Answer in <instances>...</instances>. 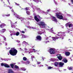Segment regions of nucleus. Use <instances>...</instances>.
I'll return each mask as SVG.
<instances>
[{
  "instance_id": "1",
  "label": "nucleus",
  "mask_w": 73,
  "mask_h": 73,
  "mask_svg": "<svg viewBox=\"0 0 73 73\" xmlns=\"http://www.w3.org/2000/svg\"><path fill=\"white\" fill-rule=\"evenodd\" d=\"M57 36H59V37H58L57 36L56 37H52V38L53 40L54 41H56V39H58V38H60L61 40H63L64 39V36H65V35L64 33H61V32H58Z\"/></svg>"
},
{
  "instance_id": "2",
  "label": "nucleus",
  "mask_w": 73,
  "mask_h": 73,
  "mask_svg": "<svg viewBox=\"0 0 73 73\" xmlns=\"http://www.w3.org/2000/svg\"><path fill=\"white\" fill-rule=\"evenodd\" d=\"M9 53L12 56H16L17 53V50L15 48H13L9 51Z\"/></svg>"
},
{
  "instance_id": "3",
  "label": "nucleus",
  "mask_w": 73,
  "mask_h": 73,
  "mask_svg": "<svg viewBox=\"0 0 73 73\" xmlns=\"http://www.w3.org/2000/svg\"><path fill=\"white\" fill-rule=\"evenodd\" d=\"M56 16L58 19H60V20H67L68 19L65 18L63 19V16H62V14L60 13H56Z\"/></svg>"
},
{
  "instance_id": "4",
  "label": "nucleus",
  "mask_w": 73,
  "mask_h": 73,
  "mask_svg": "<svg viewBox=\"0 0 73 73\" xmlns=\"http://www.w3.org/2000/svg\"><path fill=\"white\" fill-rule=\"evenodd\" d=\"M65 26L66 27H68L69 30L71 31H73V24L70 22H68L65 24Z\"/></svg>"
},
{
  "instance_id": "5",
  "label": "nucleus",
  "mask_w": 73,
  "mask_h": 73,
  "mask_svg": "<svg viewBox=\"0 0 73 73\" xmlns=\"http://www.w3.org/2000/svg\"><path fill=\"white\" fill-rule=\"evenodd\" d=\"M38 25L41 28H45L46 27V25L44 21H40L38 23Z\"/></svg>"
},
{
  "instance_id": "6",
  "label": "nucleus",
  "mask_w": 73,
  "mask_h": 73,
  "mask_svg": "<svg viewBox=\"0 0 73 73\" xmlns=\"http://www.w3.org/2000/svg\"><path fill=\"white\" fill-rule=\"evenodd\" d=\"M56 51V49L54 48H52L50 49L49 52L51 54H55V52Z\"/></svg>"
},
{
  "instance_id": "7",
  "label": "nucleus",
  "mask_w": 73,
  "mask_h": 73,
  "mask_svg": "<svg viewBox=\"0 0 73 73\" xmlns=\"http://www.w3.org/2000/svg\"><path fill=\"white\" fill-rule=\"evenodd\" d=\"M14 15H16V17H17V18H18L19 19H21V22H23L25 20L24 19V18L22 17L19 16L18 15H16V14L15 13H14Z\"/></svg>"
},
{
  "instance_id": "8",
  "label": "nucleus",
  "mask_w": 73,
  "mask_h": 73,
  "mask_svg": "<svg viewBox=\"0 0 73 73\" xmlns=\"http://www.w3.org/2000/svg\"><path fill=\"white\" fill-rule=\"evenodd\" d=\"M40 17L39 16H35L34 17V19L35 20H36V21L37 22H38V21H40Z\"/></svg>"
},
{
  "instance_id": "9",
  "label": "nucleus",
  "mask_w": 73,
  "mask_h": 73,
  "mask_svg": "<svg viewBox=\"0 0 73 73\" xmlns=\"http://www.w3.org/2000/svg\"><path fill=\"white\" fill-rule=\"evenodd\" d=\"M1 66H4L6 68H9V66L8 64H6L1 63Z\"/></svg>"
},
{
  "instance_id": "10",
  "label": "nucleus",
  "mask_w": 73,
  "mask_h": 73,
  "mask_svg": "<svg viewBox=\"0 0 73 73\" xmlns=\"http://www.w3.org/2000/svg\"><path fill=\"white\" fill-rule=\"evenodd\" d=\"M53 64L55 66L58 67L59 66V62H55V63L53 64L52 63L51 64Z\"/></svg>"
},
{
  "instance_id": "11",
  "label": "nucleus",
  "mask_w": 73,
  "mask_h": 73,
  "mask_svg": "<svg viewBox=\"0 0 73 73\" xmlns=\"http://www.w3.org/2000/svg\"><path fill=\"white\" fill-rule=\"evenodd\" d=\"M38 33L39 35H42V33H45V31L44 30H42L40 31H38Z\"/></svg>"
},
{
  "instance_id": "12",
  "label": "nucleus",
  "mask_w": 73,
  "mask_h": 73,
  "mask_svg": "<svg viewBox=\"0 0 73 73\" xmlns=\"http://www.w3.org/2000/svg\"><path fill=\"white\" fill-rule=\"evenodd\" d=\"M20 35V33L19 32H17L15 34L13 32V33L11 34V36H12V35H16L17 36H18L19 35Z\"/></svg>"
},
{
  "instance_id": "13",
  "label": "nucleus",
  "mask_w": 73,
  "mask_h": 73,
  "mask_svg": "<svg viewBox=\"0 0 73 73\" xmlns=\"http://www.w3.org/2000/svg\"><path fill=\"white\" fill-rule=\"evenodd\" d=\"M52 20L53 21H54V22H56L57 23V20L56 18V17H54L52 16Z\"/></svg>"
},
{
  "instance_id": "14",
  "label": "nucleus",
  "mask_w": 73,
  "mask_h": 73,
  "mask_svg": "<svg viewBox=\"0 0 73 73\" xmlns=\"http://www.w3.org/2000/svg\"><path fill=\"white\" fill-rule=\"evenodd\" d=\"M33 51H32L31 50H29V54H30V53H32V52H39V50H36L33 49Z\"/></svg>"
},
{
  "instance_id": "15",
  "label": "nucleus",
  "mask_w": 73,
  "mask_h": 73,
  "mask_svg": "<svg viewBox=\"0 0 73 73\" xmlns=\"http://www.w3.org/2000/svg\"><path fill=\"white\" fill-rule=\"evenodd\" d=\"M70 53L69 52H65V56H69V55H70Z\"/></svg>"
},
{
  "instance_id": "16",
  "label": "nucleus",
  "mask_w": 73,
  "mask_h": 73,
  "mask_svg": "<svg viewBox=\"0 0 73 73\" xmlns=\"http://www.w3.org/2000/svg\"><path fill=\"white\" fill-rule=\"evenodd\" d=\"M64 65V63L62 62H59V66H60V67H62Z\"/></svg>"
},
{
  "instance_id": "17",
  "label": "nucleus",
  "mask_w": 73,
  "mask_h": 73,
  "mask_svg": "<svg viewBox=\"0 0 73 73\" xmlns=\"http://www.w3.org/2000/svg\"><path fill=\"white\" fill-rule=\"evenodd\" d=\"M61 56V55L60 54V56H57V58H58V59H59V60H61L62 58V57Z\"/></svg>"
},
{
  "instance_id": "18",
  "label": "nucleus",
  "mask_w": 73,
  "mask_h": 73,
  "mask_svg": "<svg viewBox=\"0 0 73 73\" xmlns=\"http://www.w3.org/2000/svg\"><path fill=\"white\" fill-rule=\"evenodd\" d=\"M11 27H12V28H16V26L14 25V24H13V23H12V22H11Z\"/></svg>"
},
{
  "instance_id": "19",
  "label": "nucleus",
  "mask_w": 73,
  "mask_h": 73,
  "mask_svg": "<svg viewBox=\"0 0 73 73\" xmlns=\"http://www.w3.org/2000/svg\"><path fill=\"white\" fill-rule=\"evenodd\" d=\"M21 36H22L21 38H27V36L24 35V34H22Z\"/></svg>"
},
{
  "instance_id": "20",
  "label": "nucleus",
  "mask_w": 73,
  "mask_h": 73,
  "mask_svg": "<svg viewBox=\"0 0 73 73\" xmlns=\"http://www.w3.org/2000/svg\"><path fill=\"white\" fill-rule=\"evenodd\" d=\"M36 38L37 40H41V36H37Z\"/></svg>"
},
{
  "instance_id": "21",
  "label": "nucleus",
  "mask_w": 73,
  "mask_h": 73,
  "mask_svg": "<svg viewBox=\"0 0 73 73\" xmlns=\"http://www.w3.org/2000/svg\"><path fill=\"white\" fill-rule=\"evenodd\" d=\"M52 29H53V28H52L50 30V32H52V33L56 35V33L53 32V30H52Z\"/></svg>"
},
{
  "instance_id": "22",
  "label": "nucleus",
  "mask_w": 73,
  "mask_h": 73,
  "mask_svg": "<svg viewBox=\"0 0 73 73\" xmlns=\"http://www.w3.org/2000/svg\"><path fill=\"white\" fill-rule=\"evenodd\" d=\"M4 26H5V25L4 23H3L0 26V28H2L3 27H4Z\"/></svg>"
},
{
  "instance_id": "23",
  "label": "nucleus",
  "mask_w": 73,
  "mask_h": 73,
  "mask_svg": "<svg viewBox=\"0 0 73 73\" xmlns=\"http://www.w3.org/2000/svg\"><path fill=\"white\" fill-rule=\"evenodd\" d=\"M33 1H35L36 3H38V2H39V1H40V0H32Z\"/></svg>"
},
{
  "instance_id": "24",
  "label": "nucleus",
  "mask_w": 73,
  "mask_h": 73,
  "mask_svg": "<svg viewBox=\"0 0 73 73\" xmlns=\"http://www.w3.org/2000/svg\"><path fill=\"white\" fill-rule=\"evenodd\" d=\"M6 29H3L2 30H1L0 31H1V33H4V32H5V31H6Z\"/></svg>"
},
{
  "instance_id": "25",
  "label": "nucleus",
  "mask_w": 73,
  "mask_h": 73,
  "mask_svg": "<svg viewBox=\"0 0 73 73\" xmlns=\"http://www.w3.org/2000/svg\"><path fill=\"white\" fill-rule=\"evenodd\" d=\"M63 62H65V63H66L68 62V60H67L65 59H64L62 61Z\"/></svg>"
},
{
  "instance_id": "26",
  "label": "nucleus",
  "mask_w": 73,
  "mask_h": 73,
  "mask_svg": "<svg viewBox=\"0 0 73 73\" xmlns=\"http://www.w3.org/2000/svg\"><path fill=\"white\" fill-rule=\"evenodd\" d=\"M16 64V63H15L14 64H10V66H11L12 68H13V66L15 65Z\"/></svg>"
},
{
  "instance_id": "27",
  "label": "nucleus",
  "mask_w": 73,
  "mask_h": 73,
  "mask_svg": "<svg viewBox=\"0 0 73 73\" xmlns=\"http://www.w3.org/2000/svg\"><path fill=\"white\" fill-rule=\"evenodd\" d=\"M15 68L16 69H17V70H19V66L16 65H15Z\"/></svg>"
},
{
  "instance_id": "28",
  "label": "nucleus",
  "mask_w": 73,
  "mask_h": 73,
  "mask_svg": "<svg viewBox=\"0 0 73 73\" xmlns=\"http://www.w3.org/2000/svg\"><path fill=\"white\" fill-rule=\"evenodd\" d=\"M23 44H25L26 45H29V44H28V42H26L25 41H23Z\"/></svg>"
},
{
  "instance_id": "29",
  "label": "nucleus",
  "mask_w": 73,
  "mask_h": 73,
  "mask_svg": "<svg viewBox=\"0 0 73 73\" xmlns=\"http://www.w3.org/2000/svg\"><path fill=\"white\" fill-rule=\"evenodd\" d=\"M24 50L25 51V52L26 53H28V49L26 48H24Z\"/></svg>"
},
{
  "instance_id": "30",
  "label": "nucleus",
  "mask_w": 73,
  "mask_h": 73,
  "mask_svg": "<svg viewBox=\"0 0 73 73\" xmlns=\"http://www.w3.org/2000/svg\"><path fill=\"white\" fill-rule=\"evenodd\" d=\"M26 13L28 15H31V12L28 11H26Z\"/></svg>"
},
{
  "instance_id": "31",
  "label": "nucleus",
  "mask_w": 73,
  "mask_h": 73,
  "mask_svg": "<svg viewBox=\"0 0 73 73\" xmlns=\"http://www.w3.org/2000/svg\"><path fill=\"white\" fill-rule=\"evenodd\" d=\"M23 60L24 61H27V58H26V57H24L23 58Z\"/></svg>"
},
{
  "instance_id": "32",
  "label": "nucleus",
  "mask_w": 73,
  "mask_h": 73,
  "mask_svg": "<svg viewBox=\"0 0 73 73\" xmlns=\"http://www.w3.org/2000/svg\"><path fill=\"white\" fill-rule=\"evenodd\" d=\"M27 28H29V29H36V28H34L33 27H27Z\"/></svg>"
},
{
  "instance_id": "33",
  "label": "nucleus",
  "mask_w": 73,
  "mask_h": 73,
  "mask_svg": "<svg viewBox=\"0 0 73 73\" xmlns=\"http://www.w3.org/2000/svg\"><path fill=\"white\" fill-rule=\"evenodd\" d=\"M9 73H13V71H12L11 70H9Z\"/></svg>"
},
{
  "instance_id": "34",
  "label": "nucleus",
  "mask_w": 73,
  "mask_h": 73,
  "mask_svg": "<svg viewBox=\"0 0 73 73\" xmlns=\"http://www.w3.org/2000/svg\"><path fill=\"white\" fill-rule=\"evenodd\" d=\"M68 69L69 70H72V67H68Z\"/></svg>"
},
{
  "instance_id": "35",
  "label": "nucleus",
  "mask_w": 73,
  "mask_h": 73,
  "mask_svg": "<svg viewBox=\"0 0 73 73\" xmlns=\"http://www.w3.org/2000/svg\"><path fill=\"white\" fill-rule=\"evenodd\" d=\"M53 68V67L49 66L47 68L48 69H52Z\"/></svg>"
},
{
  "instance_id": "36",
  "label": "nucleus",
  "mask_w": 73,
  "mask_h": 73,
  "mask_svg": "<svg viewBox=\"0 0 73 73\" xmlns=\"http://www.w3.org/2000/svg\"><path fill=\"white\" fill-rule=\"evenodd\" d=\"M30 64V62H29V61H27L26 63V65H28V64Z\"/></svg>"
},
{
  "instance_id": "37",
  "label": "nucleus",
  "mask_w": 73,
  "mask_h": 73,
  "mask_svg": "<svg viewBox=\"0 0 73 73\" xmlns=\"http://www.w3.org/2000/svg\"><path fill=\"white\" fill-rule=\"evenodd\" d=\"M21 69H22V70H23L24 71H25V70H26V69H25L24 68H21Z\"/></svg>"
},
{
  "instance_id": "38",
  "label": "nucleus",
  "mask_w": 73,
  "mask_h": 73,
  "mask_svg": "<svg viewBox=\"0 0 73 73\" xmlns=\"http://www.w3.org/2000/svg\"><path fill=\"white\" fill-rule=\"evenodd\" d=\"M19 31L20 32H22V33H25V31H21V30H19Z\"/></svg>"
},
{
  "instance_id": "39",
  "label": "nucleus",
  "mask_w": 73,
  "mask_h": 73,
  "mask_svg": "<svg viewBox=\"0 0 73 73\" xmlns=\"http://www.w3.org/2000/svg\"><path fill=\"white\" fill-rule=\"evenodd\" d=\"M41 12H42V13H45L46 15H47V13H45V12L43 11H41Z\"/></svg>"
},
{
  "instance_id": "40",
  "label": "nucleus",
  "mask_w": 73,
  "mask_h": 73,
  "mask_svg": "<svg viewBox=\"0 0 73 73\" xmlns=\"http://www.w3.org/2000/svg\"><path fill=\"white\" fill-rule=\"evenodd\" d=\"M41 58L42 59V60L44 61V59H45V58H44L43 56H42L41 57Z\"/></svg>"
},
{
  "instance_id": "41",
  "label": "nucleus",
  "mask_w": 73,
  "mask_h": 73,
  "mask_svg": "<svg viewBox=\"0 0 73 73\" xmlns=\"http://www.w3.org/2000/svg\"><path fill=\"white\" fill-rule=\"evenodd\" d=\"M29 9V8L26 7V9H25L26 11H27V10H28Z\"/></svg>"
},
{
  "instance_id": "42",
  "label": "nucleus",
  "mask_w": 73,
  "mask_h": 73,
  "mask_svg": "<svg viewBox=\"0 0 73 73\" xmlns=\"http://www.w3.org/2000/svg\"><path fill=\"white\" fill-rule=\"evenodd\" d=\"M16 41L18 43H20V41L19 40H16Z\"/></svg>"
},
{
  "instance_id": "43",
  "label": "nucleus",
  "mask_w": 73,
  "mask_h": 73,
  "mask_svg": "<svg viewBox=\"0 0 73 73\" xmlns=\"http://www.w3.org/2000/svg\"><path fill=\"white\" fill-rule=\"evenodd\" d=\"M37 64L38 65L39 64H41V62H37Z\"/></svg>"
},
{
  "instance_id": "44",
  "label": "nucleus",
  "mask_w": 73,
  "mask_h": 73,
  "mask_svg": "<svg viewBox=\"0 0 73 73\" xmlns=\"http://www.w3.org/2000/svg\"><path fill=\"white\" fill-rule=\"evenodd\" d=\"M48 42H49V41L48 40L46 41V42H45V44H47Z\"/></svg>"
},
{
  "instance_id": "45",
  "label": "nucleus",
  "mask_w": 73,
  "mask_h": 73,
  "mask_svg": "<svg viewBox=\"0 0 73 73\" xmlns=\"http://www.w3.org/2000/svg\"><path fill=\"white\" fill-rule=\"evenodd\" d=\"M54 2L55 3V4H57V2L54 0H53Z\"/></svg>"
},
{
  "instance_id": "46",
  "label": "nucleus",
  "mask_w": 73,
  "mask_h": 73,
  "mask_svg": "<svg viewBox=\"0 0 73 73\" xmlns=\"http://www.w3.org/2000/svg\"><path fill=\"white\" fill-rule=\"evenodd\" d=\"M5 16H10V14H8V15H5Z\"/></svg>"
},
{
  "instance_id": "47",
  "label": "nucleus",
  "mask_w": 73,
  "mask_h": 73,
  "mask_svg": "<svg viewBox=\"0 0 73 73\" xmlns=\"http://www.w3.org/2000/svg\"><path fill=\"white\" fill-rule=\"evenodd\" d=\"M38 66H39L40 67H41L42 66H43V65H42L41 64V65H39Z\"/></svg>"
},
{
  "instance_id": "48",
  "label": "nucleus",
  "mask_w": 73,
  "mask_h": 73,
  "mask_svg": "<svg viewBox=\"0 0 73 73\" xmlns=\"http://www.w3.org/2000/svg\"><path fill=\"white\" fill-rule=\"evenodd\" d=\"M56 59L55 58H53L52 60V61H56Z\"/></svg>"
},
{
  "instance_id": "49",
  "label": "nucleus",
  "mask_w": 73,
  "mask_h": 73,
  "mask_svg": "<svg viewBox=\"0 0 73 73\" xmlns=\"http://www.w3.org/2000/svg\"><path fill=\"white\" fill-rule=\"evenodd\" d=\"M7 7H9L10 9H12V7H11L9 6H8Z\"/></svg>"
},
{
  "instance_id": "50",
  "label": "nucleus",
  "mask_w": 73,
  "mask_h": 73,
  "mask_svg": "<svg viewBox=\"0 0 73 73\" xmlns=\"http://www.w3.org/2000/svg\"><path fill=\"white\" fill-rule=\"evenodd\" d=\"M66 15L68 16H70V14H66Z\"/></svg>"
},
{
  "instance_id": "51",
  "label": "nucleus",
  "mask_w": 73,
  "mask_h": 73,
  "mask_svg": "<svg viewBox=\"0 0 73 73\" xmlns=\"http://www.w3.org/2000/svg\"><path fill=\"white\" fill-rule=\"evenodd\" d=\"M4 44H5V45H7V42H5V43H4Z\"/></svg>"
},
{
  "instance_id": "52",
  "label": "nucleus",
  "mask_w": 73,
  "mask_h": 73,
  "mask_svg": "<svg viewBox=\"0 0 73 73\" xmlns=\"http://www.w3.org/2000/svg\"><path fill=\"white\" fill-rule=\"evenodd\" d=\"M49 11H50V9H48V10L47 11V12H49Z\"/></svg>"
},
{
  "instance_id": "53",
  "label": "nucleus",
  "mask_w": 73,
  "mask_h": 73,
  "mask_svg": "<svg viewBox=\"0 0 73 73\" xmlns=\"http://www.w3.org/2000/svg\"><path fill=\"white\" fill-rule=\"evenodd\" d=\"M15 4H16V5H19V4H17L16 3H15Z\"/></svg>"
},
{
  "instance_id": "54",
  "label": "nucleus",
  "mask_w": 73,
  "mask_h": 73,
  "mask_svg": "<svg viewBox=\"0 0 73 73\" xmlns=\"http://www.w3.org/2000/svg\"><path fill=\"white\" fill-rule=\"evenodd\" d=\"M1 2L2 3H4V2H3V0H1Z\"/></svg>"
},
{
  "instance_id": "55",
  "label": "nucleus",
  "mask_w": 73,
  "mask_h": 73,
  "mask_svg": "<svg viewBox=\"0 0 73 73\" xmlns=\"http://www.w3.org/2000/svg\"><path fill=\"white\" fill-rule=\"evenodd\" d=\"M69 34H70V35L72 36H73V35H72V33H69Z\"/></svg>"
},
{
  "instance_id": "56",
  "label": "nucleus",
  "mask_w": 73,
  "mask_h": 73,
  "mask_svg": "<svg viewBox=\"0 0 73 73\" xmlns=\"http://www.w3.org/2000/svg\"><path fill=\"white\" fill-rule=\"evenodd\" d=\"M71 1L72 2V4H73V0H71Z\"/></svg>"
},
{
  "instance_id": "57",
  "label": "nucleus",
  "mask_w": 73,
  "mask_h": 73,
  "mask_svg": "<svg viewBox=\"0 0 73 73\" xmlns=\"http://www.w3.org/2000/svg\"><path fill=\"white\" fill-rule=\"evenodd\" d=\"M4 40H6V38H5V37H4Z\"/></svg>"
},
{
  "instance_id": "58",
  "label": "nucleus",
  "mask_w": 73,
  "mask_h": 73,
  "mask_svg": "<svg viewBox=\"0 0 73 73\" xmlns=\"http://www.w3.org/2000/svg\"><path fill=\"white\" fill-rule=\"evenodd\" d=\"M34 58V56H31V58Z\"/></svg>"
},
{
  "instance_id": "59",
  "label": "nucleus",
  "mask_w": 73,
  "mask_h": 73,
  "mask_svg": "<svg viewBox=\"0 0 73 73\" xmlns=\"http://www.w3.org/2000/svg\"><path fill=\"white\" fill-rule=\"evenodd\" d=\"M27 24H29V21L27 23Z\"/></svg>"
},
{
  "instance_id": "60",
  "label": "nucleus",
  "mask_w": 73,
  "mask_h": 73,
  "mask_svg": "<svg viewBox=\"0 0 73 73\" xmlns=\"http://www.w3.org/2000/svg\"><path fill=\"white\" fill-rule=\"evenodd\" d=\"M19 49H20V50H23V49H21V48H20Z\"/></svg>"
},
{
  "instance_id": "61",
  "label": "nucleus",
  "mask_w": 73,
  "mask_h": 73,
  "mask_svg": "<svg viewBox=\"0 0 73 73\" xmlns=\"http://www.w3.org/2000/svg\"><path fill=\"white\" fill-rule=\"evenodd\" d=\"M11 11L12 12H14V11H13V10L12 9V10H11Z\"/></svg>"
},
{
  "instance_id": "62",
  "label": "nucleus",
  "mask_w": 73,
  "mask_h": 73,
  "mask_svg": "<svg viewBox=\"0 0 73 73\" xmlns=\"http://www.w3.org/2000/svg\"><path fill=\"white\" fill-rule=\"evenodd\" d=\"M17 24V22H15V24Z\"/></svg>"
},
{
  "instance_id": "63",
  "label": "nucleus",
  "mask_w": 73,
  "mask_h": 73,
  "mask_svg": "<svg viewBox=\"0 0 73 73\" xmlns=\"http://www.w3.org/2000/svg\"><path fill=\"white\" fill-rule=\"evenodd\" d=\"M46 40H48V37H47V38L46 39Z\"/></svg>"
},
{
  "instance_id": "64",
  "label": "nucleus",
  "mask_w": 73,
  "mask_h": 73,
  "mask_svg": "<svg viewBox=\"0 0 73 73\" xmlns=\"http://www.w3.org/2000/svg\"><path fill=\"white\" fill-rule=\"evenodd\" d=\"M67 33H69V31H68L67 32Z\"/></svg>"
}]
</instances>
